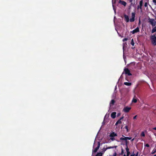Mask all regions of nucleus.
I'll use <instances>...</instances> for the list:
<instances>
[{
    "instance_id": "obj_15",
    "label": "nucleus",
    "mask_w": 156,
    "mask_h": 156,
    "mask_svg": "<svg viewBox=\"0 0 156 156\" xmlns=\"http://www.w3.org/2000/svg\"><path fill=\"white\" fill-rule=\"evenodd\" d=\"M115 102V100H114V99L112 100L110 102V106L113 105H114Z\"/></svg>"
},
{
    "instance_id": "obj_1",
    "label": "nucleus",
    "mask_w": 156,
    "mask_h": 156,
    "mask_svg": "<svg viewBox=\"0 0 156 156\" xmlns=\"http://www.w3.org/2000/svg\"><path fill=\"white\" fill-rule=\"evenodd\" d=\"M150 39L152 44L156 46V36L155 34L151 35L150 36Z\"/></svg>"
},
{
    "instance_id": "obj_36",
    "label": "nucleus",
    "mask_w": 156,
    "mask_h": 156,
    "mask_svg": "<svg viewBox=\"0 0 156 156\" xmlns=\"http://www.w3.org/2000/svg\"><path fill=\"white\" fill-rule=\"evenodd\" d=\"M117 154L116 152L114 153L113 154V156H116Z\"/></svg>"
},
{
    "instance_id": "obj_44",
    "label": "nucleus",
    "mask_w": 156,
    "mask_h": 156,
    "mask_svg": "<svg viewBox=\"0 0 156 156\" xmlns=\"http://www.w3.org/2000/svg\"><path fill=\"white\" fill-rule=\"evenodd\" d=\"M134 138H133V139H132V140H131V141H133V140H134Z\"/></svg>"
},
{
    "instance_id": "obj_27",
    "label": "nucleus",
    "mask_w": 156,
    "mask_h": 156,
    "mask_svg": "<svg viewBox=\"0 0 156 156\" xmlns=\"http://www.w3.org/2000/svg\"><path fill=\"white\" fill-rule=\"evenodd\" d=\"M125 128L126 129V131L127 132H129L128 129V126H127L126 125L125 126Z\"/></svg>"
},
{
    "instance_id": "obj_33",
    "label": "nucleus",
    "mask_w": 156,
    "mask_h": 156,
    "mask_svg": "<svg viewBox=\"0 0 156 156\" xmlns=\"http://www.w3.org/2000/svg\"><path fill=\"white\" fill-rule=\"evenodd\" d=\"M147 6V2H146L144 4V6L146 7Z\"/></svg>"
},
{
    "instance_id": "obj_29",
    "label": "nucleus",
    "mask_w": 156,
    "mask_h": 156,
    "mask_svg": "<svg viewBox=\"0 0 156 156\" xmlns=\"http://www.w3.org/2000/svg\"><path fill=\"white\" fill-rule=\"evenodd\" d=\"M126 152H129V149L128 148V147H126Z\"/></svg>"
},
{
    "instance_id": "obj_4",
    "label": "nucleus",
    "mask_w": 156,
    "mask_h": 156,
    "mask_svg": "<svg viewBox=\"0 0 156 156\" xmlns=\"http://www.w3.org/2000/svg\"><path fill=\"white\" fill-rule=\"evenodd\" d=\"M98 145L97 147L95 148L94 150H93V152L94 153H96L97 152L98 149L99 148L100 146V143L98 142Z\"/></svg>"
},
{
    "instance_id": "obj_46",
    "label": "nucleus",
    "mask_w": 156,
    "mask_h": 156,
    "mask_svg": "<svg viewBox=\"0 0 156 156\" xmlns=\"http://www.w3.org/2000/svg\"><path fill=\"white\" fill-rule=\"evenodd\" d=\"M117 141V142H118L119 141L117 140H116Z\"/></svg>"
},
{
    "instance_id": "obj_37",
    "label": "nucleus",
    "mask_w": 156,
    "mask_h": 156,
    "mask_svg": "<svg viewBox=\"0 0 156 156\" xmlns=\"http://www.w3.org/2000/svg\"><path fill=\"white\" fill-rule=\"evenodd\" d=\"M123 118H124V116H122V117H121L119 119L121 121V120Z\"/></svg>"
},
{
    "instance_id": "obj_6",
    "label": "nucleus",
    "mask_w": 156,
    "mask_h": 156,
    "mask_svg": "<svg viewBox=\"0 0 156 156\" xmlns=\"http://www.w3.org/2000/svg\"><path fill=\"white\" fill-rule=\"evenodd\" d=\"M122 136H124V137H121L120 139V140H125V141H127V140H130L132 138L131 137H125L122 135Z\"/></svg>"
},
{
    "instance_id": "obj_7",
    "label": "nucleus",
    "mask_w": 156,
    "mask_h": 156,
    "mask_svg": "<svg viewBox=\"0 0 156 156\" xmlns=\"http://www.w3.org/2000/svg\"><path fill=\"white\" fill-rule=\"evenodd\" d=\"M140 31V29L138 27H137L135 29L133 30L131 32L132 34H134L135 33L138 32Z\"/></svg>"
},
{
    "instance_id": "obj_35",
    "label": "nucleus",
    "mask_w": 156,
    "mask_h": 156,
    "mask_svg": "<svg viewBox=\"0 0 156 156\" xmlns=\"http://www.w3.org/2000/svg\"><path fill=\"white\" fill-rule=\"evenodd\" d=\"M135 155V154H134V152H133L130 156H134Z\"/></svg>"
},
{
    "instance_id": "obj_28",
    "label": "nucleus",
    "mask_w": 156,
    "mask_h": 156,
    "mask_svg": "<svg viewBox=\"0 0 156 156\" xmlns=\"http://www.w3.org/2000/svg\"><path fill=\"white\" fill-rule=\"evenodd\" d=\"M110 140L112 141H114L115 140V139L114 137H110Z\"/></svg>"
},
{
    "instance_id": "obj_9",
    "label": "nucleus",
    "mask_w": 156,
    "mask_h": 156,
    "mask_svg": "<svg viewBox=\"0 0 156 156\" xmlns=\"http://www.w3.org/2000/svg\"><path fill=\"white\" fill-rule=\"evenodd\" d=\"M135 13H132V18L130 19V21L131 22H133L135 20Z\"/></svg>"
},
{
    "instance_id": "obj_38",
    "label": "nucleus",
    "mask_w": 156,
    "mask_h": 156,
    "mask_svg": "<svg viewBox=\"0 0 156 156\" xmlns=\"http://www.w3.org/2000/svg\"><path fill=\"white\" fill-rule=\"evenodd\" d=\"M136 117H137V115H135V116H134L133 117V119H136Z\"/></svg>"
},
{
    "instance_id": "obj_16",
    "label": "nucleus",
    "mask_w": 156,
    "mask_h": 156,
    "mask_svg": "<svg viewBox=\"0 0 156 156\" xmlns=\"http://www.w3.org/2000/svg\"><path fill=\"white\" fill-rule=\"evenodd\" d=\"M137 101V98L135 96L134 98H133L132 100V102L134 103H136Z\"/></svg>"
},
{
    "instance_id": "obj_19",
    "label": "nucleus",
    "mask_w": 156,
    "mask_h": 156,
    "mask_svg": "<svg viewBox=\"0 0 156 156\" xmlns=\"http://www.w3.org/2000/svg\"><path fill=\"white\" fill-rule=\"evenodd\" d=\"M117 147V146H113V147H111V146H110V147H107V149H112V148H116Z\"/></svg>"
},
{
    "instance_id": "obj_3",
    "label": "nucleus",
    "mask_w": 156,
    "mask_h": 156,
    "mask_svg": "<svg viewBox=\"0 0 156 156\" xmlns=\"http://www.w3.org/2000/svg\"><path fill=\"white\" fill-rule=\"evenodd\" d=\"M125 74H127L128 76H131L132 74L130 73V70L128 68H125L124 69Z\"/></svg>"
},
{
    "instance_id": "obj_12",
    "label": "nucleus",
    "mask_w": 156,
    "mask_h": 156,
    "mask_svg": "<svg viewBox=\"0 0 156 156\" xmlns=\"http://www.w3.org/2000/svg\"><path fill=\"white\" fill-rule=\"evenodd\" d=\"M116 113L115 112H112L111 114V117L113 119H115L116 117Z\"/></svg>"
},
{
    "instance_id": "obj_21",
    "label": "nucleus",
    "mask_w": 156,
    "mask_h": 156,
    "mask_svg": "<svg viewBox=\"0 0 156 156\" xmlns=\"http://www.w3.org/2000/svg\"><path fill=\"white\" fill-rule=\"evenodd\" d=\"M141 136L144 137L145 136V134L144 132H142L140 135Z\"/></svg>"
},
{
    "instance_id": "obj_26",
    "label": "nucleus",
    "mask_w": 156,
    "mask_h": 156,
    "mask_svg": "<svg viewBox=\"0 0 156 156\" xmlns=\"http://www.w3.org/2000/svg\"><path fill=\"white\" fill-rule=\"evenodd\" d=\"M129 143L127 141H125V145H126V147H128V143Z\"/></svg>"
},
{
    "instance_id": "obj_41",
    "label": "nucleus",
    "mask_w": 156,
    "mask_h": 156,
    "mask_svg": "<svg viewBox=\"0 0 156 156\" xmlns=\"http://www.w3.org/2000/svg\"><path fill=\"white\" fill-rule=\"evenodd\" d=\"M119 124L118 123H117V122H116V123H115V125L116 126H117L118 125V124Z\"/></svg>"
},
{
    "instance_id": "obj_23",
    "label": "nucleus",
    "mask_w": 156,
    "mask_h": 156,
    "mask_svg": "<svg viewBox=\"0 0 156 156\" xmlns=\"http://www.w3.org/2000/svg\"><path fill=\"white\" fill-rule=\"evenodd\" d=\"M131 44L132 45L134 46V43L133 41V39H132Z\"/></svg>"
},
{
    "instance_id": "obj_13",
    "label": "nucleus",
    "mask_w": 156,
    "mask_h": 156,
    "mask_svg": "<svg viewBox=\"0 0 156 156\" xmlns=\"http://www.w3.org/2000/svg\"><path fill=\"white\" fill-rule=\"evenodd\" d=\"M119 3L123 5L124 6H126V3L124 1L120 0Z\"/></svg>"
},
{
    "instance_id": "obj_5",
    "label": "nucleus",
    "mask_w": 156,
    "mask_h": 156,
    "mask_svg": "<svg viewBox=\"0 0 156 156\" xmlns=\"http://www.w3.org/2000/svg\"><path fill=\"white\" fill-rule=\"evenodd\" d=\"M131 107L126 106L124 108L123 110L124 112H125L127 113L129 111L131 110Z\"/></svg>"
},
{
    "instance_id": "obj_34",
    "label": "nucleus",
    "mask_w": 156,
    "mask_h": 156,
    "mask_svg": "<svg viewBox=\"0 0 156 156\" xmlns=\"http://www.w3.org/2000/svg\"><path fill=\"white\" fill-rule=\"evenodd\" d=\"M139 154L138 152H137L136 154L134 156H138Z\"/></svg>"
},
{
    "instance_id": "obj_2",
    "label": "nucleus",
    "mask_w": 156,
    "mask_h": 156,
    "mask_svg": "<svg viewBox=\"0 0 156 156\" xmlns=\"http://www.w3.org/2000/svg\"><path fill=\"white\" fill-rule=\"evenodd\" d=\"M149 22L153 26H154L156 25V22L154 19H150Z\"/></svg>"
},
{
    "instance_id": "obj_20",
    "label": "nucleus",
    "mask_w": 156,
    "mask_h": 156,
    "mask_svg": "<svg viewBox=\"0 0 156 156\" xmlns=\"http://www.w3.org/2000/svg\"><path fill=\"white\" fill-rule=\"evenodd\" d=\"M102 153L101 152L98 153L95 156H102Z\"/></svg>"
},
{
    "instance_id": "obj_45",
    "label": "nucleus",
    "mask_w": 156,
    "mask_h": 156,
    "mask_svg": "<svg viewBox=\"0 0 156 156\" xmlns=\"http://www.w3.org/2000/svg\"><path fill=\"white\" fill-rule=\"evenodd\" d=\"M123 156H126V155L125 154H124L123 155Z\"/></svg>"
},
{
    "instance_id": "obj_40",
    "label": "nucleus",
    "mask_w": 156,
    "mask_h": 156,
    "mask_svg": "<svg viewBox=\"0 0 156 156\" xmlns=\"http://www.w3.org/2000/svg\"><path fill=\"white\" fill-rule=\"evenodd\" d=\"M120 115V113H118V114L117 115V116L118 117V116H119V115Z\"/></svg>"
},
{
    "instance_id": "obj_30",
    "label": "nucleus",
    "mask_w": 156,
    "mask_h": 156,
    "mask_svg": "<svg viewBox=\"0 0 156 156\" xmlns=\"http://www.w3.org/2000/svg\"><path fill=\"white\" fill-rule=\"evenodd\" d=\"M128 40V38H125L124 39H123L122 40V41L123 42H124L125 41H126Z\"/></svg>"
},
{
    "instance_id": "obj_25",
    "label": "nucleus",
    "mask_w": 156,
    "mask_h": 156,
    "mask_svg": "<svg viewBox=\"0 0 156 156\" xmlns=\"http://www.w3.org/2000/svg\"><path fill=\"white\" fill-rule=\"evenodd\" d=\"M123 153H124V150H123V148L122 147L121 148V152L120 154L122 155V154H123Z\"/></svg>"
},
{
    "instance_id": "obj_18",
    "label": "nucleus",
    "mask_w": 156,
    "mask_h": 156,
    "mask_svg": "<svg viewBox=\"0 0 156 156\" xmlns=\"http://www.w3.org/2000/svg\"><path fill=\"white\" fill-rule=\"evenodd\" d=\"M155 32H156V26L155 27L151 30V32L153 33Z\"/></svg>"
},
{
    "instance_id": "obj_31",
    "label": "nucleus",
    "mask_w": 156,
    "mask_h": 156,
    "mask_svg": "<svg viewBox=\"0 0 156 156\" xmlns=\"http://www.w3.org/2000/svg\"><path fill=\"white\" fill-rule=\"evenodd\" d=\"M144 146L145 147H150V146L149 145V144H144Z\"/></svg>"
},
{
    "instance_id": "obj_32",
    "label": "nucleus",
    "mask_w": 156,
    "mask_h": 156,
    "mask_svg": "<svg viewBox=\"0 0 156 156\" xmlns=\"http://www.w3.org/2000/svg\"><path fill=\"white\" fill-rule=\"evenodd\" d=\"M130 154L129 151L127 152L126 156H129Z\"/></svg>"
},
{
    "instance_id": "obj_17",
    "label": "nucleus",
    "mask_w": 156,
    "mask_h": 156,
    "mask_svg": "<svg viewBox=\"0 0 156 156\" xmlns=\"http://www.w3.org/2000/svg\"><path fill=\"white\" fill-rule=\"evenodd\" d=\"M124 84L126 85L129 86L131 85V83L126 82L124 83Z\"/></svg>"
},
{
    "instance_id": "obj_43",
    "label": "nucleus",
    "mask_w": 156,
    "mask_h": 156,
    "mask_svg": "<svg viewBox=\"0 0 156 156\" xmlns=\"http://www.w3.org/2000/svg\"><path fill=\"white\" fill-rule=\"evenodd\" d=\"M133 0H129L130 2H132Z\"/></svg>"
},
{
    "instance_id": "obj_22",
    "label": "nucleus",
    "mask_w": 156,
    "mask_h": 156,
    "mask_svg": "<svg viewBox=\"0 0 156 156\" xmlns=\"http://www.w3.org/2000/svg\"><path fill=\"white\" fill-rule=\"evenodd\" d=\"M156 152V149H155V150L154 149L152 151V152L151 153V154H154Z\"/></svg>"
},
{
    "instance_id": "obj_11",
    "label": "nucleus",
    "mask_w": 156,
    "mask_h": 156,
    "mask_svg": "<svg viewBox=\"0 0 156 156\" xmlns=\"http://www.w3.org/2000/svg\"><path fill=\"white\" fill-rule=\"evenodd\" d=\"M124 17L125 18V20L126 21V22H128L129 21V19L128 16L126 15H124Z\"/></svg>"
},
{
    "instance_id": "obj_24",
    "label": "nucleus",
    "mask_w": 156,
    "mask_h": 156,
    "mask_svg": "<svg viewBox=\"0 0 156 156\" xmlns=\"http://www.w3.org/2000/svg\"><path fill=\"white\" fill-rule=\"evenodd\" d=\"M117 123H118L119 124H121L122 123L121 121L120 120H119V119L117 121Z\"/></svg>"
},
{
    "instance_id": "obj_10",
    "label": "nucleus",
    "mask_w": 156,
    "mask_h": 156,
    "mask_svg": "<svg viewBox=\"0 0 156 156\" xmlns=\"http://www.w3.org/2000/svg\"><path fill=\"white\" fill-rule=\"evenodd\" d=\"M117 136V134L115 133L114 132H112V133H111L109 135L110 137H114Z\"/></svg>"
},
{
    "instance_id": "obj_8",
    "label": "nucleus",
    "mask_w": 156,
    "mask_h": 156,
    "mask_svg": "<svg viewBox=\"0 0 156 156\" xmlns=\"http://www.w3.org/2000/svg\"><path fill=\"white\" fill-rule=\"evenodd\" d=\"M143 1L141 0L140 2V5L137 6V9H138L139 8L140 9H142V6H143Z\"/></svg>"
},
{
    "instance_id": "obj_42",
    "label": "nucleus",
    "mask_w": 156,
    "mask_h": 156,
    "mask_svg": "<svg viewBox=\"0 0 156 156\" xmlns=\"http://www.w3.org/2000/svg\"><path fill=\"white\" fill-rule=\"evenodd\" d=\"M153 129L156 130V127H154V128H153Z\"/></svg>"
},
{
    "instance_id": "obj_14",
    "label": "nucleus",
    "mask_w": 156,
    "mask_h": 156,
    "mask_svg": "<svg viewBox=\"0 0 156 156\" xmlns=\"http://www.w3.org/2000/svg\"><path fill=\"white\" fill-rule=\"evenodd\" d=\"M107 150V148H105V147L103 149H102L101 150V153H102V154H103L106 151V150Z\"/></svg>"
},
{
    "instance_id": "obj_39",
    "label": "nucleus",
    "mask_w": 156,
    "mask_h": 156,
    "mask_svg": "<svg viewBox=\"0 0 156 156\" xmlns=\"http://www.w3.org/2000/svg\"><path fill=\"white\" fill-rule=\"evenodd\" d=\"M153 2L154 3H155V4L156 5V0H153Z\"/></svg>"
}]
</instances>
